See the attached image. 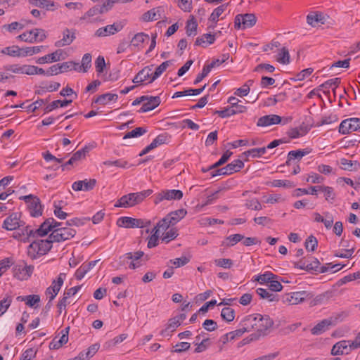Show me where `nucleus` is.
Masks as SVG:
<instances>
[{
    "mask_svg": "<svg viewBox=\"0 0 360 360\" xmlns=\"http://www.w3.org/2000/svg\"><path fill=\"white\" fill-rule=\"evenodd\" d=\"M221 316L224 321L230 323L235 318V311L231 307H224L221 310Z\"/></svg>",
    "mask_w": 360,
    "mask_h": 360,
    "instance_id": "nucleus-45",
    "label": "nucleus"
},
{
    "mask_svg": "<svg viewBox=\"0 0 360 360\" xmlns=\"http://www.w3.org/2000/svg\"><path fill=\"white\" fill-rule=\"evenodd\" d=\"M277 61L281 64H288L290 63V54L288 49L283 47L277 56Z\"/></svg>",
    "mask_w": 360,
    "mask_h": 360,
    "instance_id": "nucleus-49",
    "label": "nucleus"
},
{
    "mask_svg": "<svg viewBox=\"0 0 360 360\" xmlns=\"http://www.w3.org/2000/svg\"><path fill=\"white\" fill-rule=\"evenodd\" d=\"M360 129V118L353 117L343 120L339 127V132L348 134Z\"/></svg>",
    "mask_w": 360,
    "mask_h": 360,
    "instance_id": "nucleus-10",
    "label": "nucleus"
},
{
    "mask_svg": "<svg viewBox=\"0 0 360 360\" xmlns=\"http://www.w3.org/2000/svg\"><path fill=\"white\" fill-rule=\"evenodd\" d=\"M53 218H49L46 219L39 227V229L34 230V233H37V237H43L46 236L53 229Z\"/></svg>",
    "mask_w": 360,
    "mask_h": 360,
    "instance_id": "nucleus-24",
    "label": "nucleus"
},
{
    "mask_svg": "<svg viewBox=\"0 0 360 360\" xmlns=\"http://www.w3.org/2000/svg\"><path fill=\"white\" fill-rule=\"evenodd\" d=\"M243 167L244 163L242 160L239 159L234 160L226 167L210 172V175L212 176L230 175L240 171Z\"/></svg>",
    "mask_w": 360,
    "mask_h": 360,
    "instance_id": "nucleus-2",
    "label": "nucleus"
},
{
    "mask_svg": "<svg viewBox=\"0 0 360 360\" xmlns=\"http://www.w3.org/2000/svg\"><path fill=\"white\" fill-rule=\"evenodd\" d=\"M147 132V129L143 127H136L131 131L127 132L123 137L124 139L141 136Z\"/></svg>",
    "mask_w": 360,
    "mask_h": 360,
    "instance_id": "nucleus-51",
    "label": "nucleus"
},
{
    "mask_svg": "<svg viewBox=\"0 0 360 360\" xmlns=\"http://www.w3.org/2000/svg\"><path fill=\"white\" fill-rule=\"evenodd\" d=\"M356 348L358 347H355L354 340H341L333 346L330 354L333 356L347 354Z\"/></svg>",
    "mask_w": 360,
    "mask_h": 360,
    "instance_id": "nucleus-6",
    "label": "nucleus"
},
{
    "mask_svg": "<svg viewBox=\"0 0 360 360\" xmlns=\"http://www.w3.org/2000/svg\"><path fill=\"white\" fill-rule=\"evenodd\" d=\"M256 319V314L248 315L240 322V326L243 327V329H245L246 332H249L252 329H255Z\"/></svg>",
    "mask_w": 360,
    "mask_h": 360,
    "instance_id": "nucleus-26",
    "label": "nucleus"
},
{
    "mask_svg": "<svg viewBox=\"0 0 360 360\" xmlns=\"http://www.w3.org/2000/svg\"><path fill=\"white\" fill-rule=\"evenodd\" d=\"M177 236V229L175 228H172L163 234L162 240L165 242L166 243H168L172 240L175 239Z\"/></svg>",
    "mask_w": 360,
    "mask_h": 360,
    "instance_id": "nucleus-60",
    "label": "nucleus"
},
{
    "mask_svg": "<svg viewBox=\"0 0 360 360\" xmlns=\"http://www.w3.org/2000/svg\"><path fill=\"white\" fill-rule=\"evenodd\" d=\"M34 270V266L32 265H26V264L22 262V264H16L13 269V276L18 280L25 281L27 280L32 275Z\"/></svg>",
    "mask_w": 360,
    "mask_h": 360,
    "instance_id": "nucleus-9",
    "label": "nucleus"
},
{
    "mask_svg": "<svg viewBox=\"0 0 360 360\" xmlns=\"http://www.w3.org/2000/svg\"><path fill=\"white\" fill-rule=\"evenodd\" d=\"M91 55L90 53H85L82 60V65L77 66V71H82L83 72H87L88 69L91 67Z\"/></svg>",
    "mask_w": 360,
    "mask_h": 360,
    "instance_id": "nucleus-46",
    "label": "nucleus"
},
{
    "mask_svg": "<svg viewBox=\"0 0 360 360\" xmlns=\"http://www.w3.org/2000/svg\"><path fill=\"white\" fill-rule=\"evenodd\" d=\"M307 22L312 27H316L319 23L323 24L324 19L321 13L313 12L307 15Z\"/></svg>",
    "mask_w": 360,
    "mask_h": 360,
    "instance_id": "nucleus-36",
    "label": "nucleus"
},
{
    "mask_svg": "<svg viewBox=\"0 0 360 360\" xmlns=\"http://www.w3.org/2000/svg\"><path fill=\"white\" fill-rule=\"evenodd\" d=\"M65 276V274L60 273L56 280L52 281L51 286L46 288L45 294L50 301H53L60 291L64 282Z\"/></svg>",
    "mask_w": 360,
    "mask_h": 360,
    "instance_id": "nucleus-11",
    "label": "nucleus"
},
{
    "mask_svg": "<svg viewBox=\"0 0 360 360\" xmlns=\"http://www.w3.org/2000/svg\"><path fill=\"white\" fill-rule=\"evenodd\" d=\"M30 35H31L32 43L43 41L47 37L45 30L39 28L31 30L30 31Z\"/></svg>",
    "mask_w": 360,
    "mask_h": 360,
    "instance_id": "nucleus-34",
    "label": "nucleus"
},
{
    "mask_svg": "<svg viewBox=\"0 0 360 360\" xmlns=\"http://www.w3.org/2000/svg\"><path fill=\"white\" fill-rule=\"evenodd\" d=\"M239 108V110H235L233 108H231L230 107H227L222 110H215L214 114L218 115L221 118H225L236 114L241 113V109L243 110V108Z\"/></svg>",
    "mask_w": 360,
    "mask_h": 360,
    "instance_id": "nucleus-43",
    "label": "nucleus"
},
{
    "mask_svg": "<svg viewBox=\"0 0 360 360\" xmlns=\"http://www.w3.org/2000/svg\"><path fill=\"white\" fill-rule=\"evenodd\" d=\"M198 24L193 18L186 22V34L190 36H195L197 34Z\"/></svg>",
    "mask_w": 360,
    "mask_h": 360,
    "instance_id": "nucleus-48",
    "label": "nucleus"
},
{
    "mask_svg": "<svg viewBox=\"0 0 360 360\" xmlns=\"http://www.w3.org/2000/svg\"><path fill=\"white\" fill-rule=\"evenodd\" d=\"M152 235L148 238L147 246L148 248H153L158 245L159 235L158 229L155 230L152 229Z\"/></svg>",
    "mask_w": 360,
    "mask_h": 360,
    "instance_id": "nucleus-58",
    "label": "nucleus"
},
{
    "mask_svg": "<svg viewBox=\"0 0 360 360\" xmlns=\"http://www.w3.org/2000/svg\"><path fill=\"white\" fill-rule=\"evenodd\" d=\"M1 53L12 57H22V48L18 46H8L2 49Z\"/></svg>",
    "mask_w": 360,
    "mask_h": 360,
    "instance_id": "nucleus-39",
    "label": "nucleus"
},
{
    "mask_svg": "<svg viewBox=\"0 0 360 360\" xmlns=\"http://www.w3.org/2000/svg\"><path fill=\"white\" fill-rule=\"evenodd\" d=\"M72 102V100H66V99L63 100V101H61V100L54 101L44 108V113H48V112L52 111L53 110L57 108L58 106H60L61 108L65 107V106L68 105L69 104H70Z\"/></svg>",
    "mask_w": 360,
    "mask_h": 360,
    "instance_id": "nucleus-37",
    "label": "nucleus"
},
{
    "mask_svg": "<svg viewBox=\"0 0 360 360\" xmlns=\"http://www.w3.org/2000/svg\"><path fill=\"white\" fill-rule=\"evenodd\" d=\"M124 26L122 22H115L112 25H109L105 27L98 28L94 33L96 37H104L110 35H113L121 31Z\"/></svg>",
    "mask_w": 360,
    "mask_h": 360,
    "instance_id": "nucleus-8",
    "label": "nucleus"
},
{
    "mask_svg": "<svg viewBox=\"0 0 360 360\" xmlns=\"http://www.w3.org/2000/svg\"><path fill=\"white\" fill-rule=\"evenodd\" d=\"M96 184V180L95 179H84L82 181H75L72 188L75 191H91Z\"/></svg>",
    "mask_w": 360,
    "mask_h": 360,
    "instance_id": "nucleus-17",
    "label": "nucleus"
},
{
    "mask_svg": "<svg viewBox=\"0 0 360 360\" xmlns=\"http://www.w3.org/2000/svg\"><path fill=\"white\" fill-rule=\"evenodd\" d=\"M117 225L125 228H143L150 225L151 221L148 219H135L129 217H122L118 219Z\"/></svg>",
    "mask_w": 360,
    "mask_h": 360,
    "instance_id": "nucleus-3",
    "label": "nucleus"
},
{
    "mask_svg": "<svg viewBox=\"0 0 360 360\" xmlns=\"http://www.w3.org/2000/svg\"><path fill=\"white\" fill-rule=\"evenodd\" d=\"M76 38V30L65 28L63 31V38L55 42V46L63 47L70 45Z\"/></svg>",
    "mask_w": 360,
    "mask_h": 360,
    "instance_id": "nucleus-16",
    "label": "nucleus"
},
{
    "mask_svg": "<svg viewBox=\"0 0 360 360\" xmlns=\"http://www.w3.org/2000/svg\"><path fill=\"white\" fill-rule=\"evenodd\" d=\"M304 246L307 250L314 252L318 246V240L311 235L306 239Z\"/></svg>",
    "mask_w": 360,
    "mask_h": 360,
    "instance_id": "nucleus-55",
    "label": "nucleus"
},
{
    "mask_svg": "<svg viewBox=\"0 0 360 360\" xmlns=\"http://www.w3.org/2000/svg\"><path fill=\"white\" fill-rule=\"evenodd\" d=\"M59 65H60V72L62 73V72H67L69 70H78L77 66H79V63H75L72 61H68V62H64L61 64H59Z\"/></svg>",
    "mask_w": 360,
    "mask_h": 360,
    "instance_id": "nucleus-61",
    "label": "nucleus"
},
{
    "mask_svg": "<svg viewBox=\"0 0 360 360\" xmlns=\"http://www.w3.org/2000/svg\"><path fill=\"white\" fill-rule=\"evenodd\" d=\"M29 4L39 8H46L48 11H55V4L49 0H29Z\"/></svg>",
    "mask_w": 360,
    "mask_h": 360,
    "instance_id": "nucleus-30",
    "label": "nucleus"
},
{
    "mask_svg": "<svg viewBox=\"0 0 360 360\" xmlns=\"http://www.w3.org/2000/svg\"><path fill=\"white\" fill-rule=\"evenodd\" d=\"M282 117L277 115H269L259 117L257 125L258 127H267L281 123Z\"/></svg>",
    "mask_w": 360,
    "mask_h": 360,
    "instance_id": "nucleus-18",
    "label": "nucleus"
},
{
    "mask_svg": "<svg viewBox=\"0 0 360 360\" xmlns=\"http://www.w3.org/2000/svg\"><path fill=\"white\" fill-rule=\"evenodd\" d=\"M62 204L63 201L53 202L54 214L60 219H65L68 216V213L62 211Z\"/></svg>",
    "mask_w": 360,
    "mask_h": 360,
    "instance_id": "nucleus-52",
    "label": "nucleus"
},
{
    "mask_svg": "<svg viewBox=\"0 0 360 360\" xmlns=\"http://www.w3.org/2000/svg\"><path fill=\"white\" fill-rule=\"evenodd\" d=\"M76 234V231L70 227H61L53 230L49 235V238H52L56 243L65 241L73 238Z\"/></svg>",
    "mask_w": 360,
    "mask_h": 360,
    "instance_id": "nucleus-4",
    "label": "nucleus"
},
{
    "mask_svg": "<svg viewBox=\"0 0 360 360\" xmlns=\"http://www.w3.org/2000/svg\"><path fill=\"white\" fill-rule=\"evenodd\" d=\"M131 193H132L131 196L133 197L134 201L136 205L142 202L145 200V198H146L148 196L151 195L153 193V190L148 189V190H145V191H143L141 192Z\"/></svg>",
    "mask_w": 360,
    "mask_h": 360,
    "instance_id": "nucleus-42",
    "label": "nucleus"
},
{
    "mask_svg": "<svg viewBox=\"0 0 360 360\" xmlns=\"http://www.w3.org/2000/svg\"><path fill=\"white\" fill-rule=\"evenodd\" d=\"M226 8V5H221L216 8L209 18V20L216 23L218 21V18L224 12Z\"/></svg>",
    "mask_w": 360,
    "mask_h": 360,
    "instance_id": "nucleus-54",
    "label": "nucleus"
},
{
    "mask_svg": "<svg viewBox=\"0 0 360 360\" xmlns=\"http://www.w3.org/2000/svg\"><path fill=\"white\" fill-rule=\"evenodd\" d=\"M278 278V276L272 274L270 271H266L263 274L259 275L255 281H258L260 284H264L270 282L271 279Z\"/></svg>",
    "mask_w": 360,
    "mask_h": 360,
    "instance_id": "nucleus-53",
    "label": "nucleus"
},
{
    "mask_svg": "<svg viewBox=\"0 0 360 360\" xmlns=\"http://www.w3.org/2000/svg\"><path fill=\"white\" fill-rule=\"evenodd\" d=\"M19 198L28 204L29 212L32 217H37L42 214V205L38 197L30 194L20 196Z\"/></svg>",
    "mask_w": 360,
    "mask_h": 360,
    "instance_id": "nucleus-1",
    "label": "nucleus"
},
{
    "mask_svg": "<svg viewBox=\"0 0 360 360\" xmlns=\"http://www.w3.org/2000/svg\"><path fill=\"white\" fill-rule=\"evenodd\" d=\"M311 150L307 148L302 150H291L288 154L287 161L285 165L290 166L292 162L295 160L300 161L304 156L309 154Z\"/></svg>",
    "mask_w": 360,
    "mask_h": 360,
    "instance_id": "nucleus-21",
    "label": "nucleus"
},
{
    "mask_svg": "<svg viewBox=\"0 0 360 360\" xmlns=\"http://www.w3.org/2000/svg\"><path fill=\"white\" fill-rule=\"evenodd\" d=\"M171 225H172V223L169 222V219L165 216L153 229H158V233H160V231H166Z\"/></svg>",
    "mask_w": 360,
    "mask_h": 360,
    "instance_id": "nucleus-59",
    "label": "nucleus"
},
{
    "mask_svg": "<svg viewBox=\"0 0 360 360\" xmlns=\"http://www.w3.org/2000/svg\"><path fill=\"white\" fill-rule=\"evenodd\" d=\"M91 146H85L83 148H82L81 150H77V152H75L72 156L71 157V158L72 159V160L76 162L77 161H79L83 158H85L86 155L90 151V150L91 149Z\"/></svg>",
    "mask_w": 360,
    "mask_h": 360,
    "instance_id": "nucleus-47",
    "label": "nucleus"
},
{
    "mask_svg": "<svg viewBox=\"0 0 360 360\" xmlns=\"http://www.w3.org/2000/svg\"><path fill=\"white\" fill-rule=\"evenodd\" d=\"M27 255L32 259L37 258V257L39 256L36 240L33 241L31 244L29 245L27 248Z\"/></svg>",
    "mask_w": 360,
    "mask_h": 360,
    "instance_id": "nucleus-64",
    "label": "nucleus"
},
{
    "mask_svg": "<svg viewBox=\"0 0 360 360\" xmlns=\"http://www.w3.org/2000/svg\"><path fill=\"white\" fill-rule=\"evenodd\" d=\"M160 7L152 8L144 13L141 16V20L144 22L157 20L160 18Z\"/></svg>",
    "mask_w": 360,
    "mask_h": 360,
    "instance_id": "nucleus-31",
    "label": "nucleus"
},
{
    "mask_svg": "<svg viewBox=\"0 0 360 360\" xmlns=\"http://www.w3.org/2000/svg\"><path fill=\"white\" fill-rule=\"evenodd\" d=\"M274 187H283L287 188H291L295 187V184L290 180H274L271 183Z\"/></svg>",
    "mask_w": 360,
    "mask_h": 360,
    "instance_id": "nucleus-57",
    "label": "nucleus"
},
{
    "mask_svg": "<svg viewBox=\"0 0 360 360\" xmlns=\"http://www.w3.org/2000/svg\"><path fill=\"white\" fill-rule=\"evenodd\" d=\"M338 121V118L336 115L331 114L328 116L322 117L321 120L316 122V127H321L323 125H328L335 123Z\"/></svg>",
    "mask_w": 360,
    "mask_h": 360,
    "instance_id": "nucleus-50",
    "label": "nucleus"
},
{
    "mask_svg": "<svg viewBox=\"0 0 360 360\" xmlns=\"http://www.w3.org/2000/svg\"><path fill=\"white\" fill-rule=\"evenodd\" d=\"M245 207L253 210H261L262 209L261 203L256 198L247 200Z\"/></svg>",
    "mask_w": 360,
    "mask_h": 360,
    "instance_id": "nucleus-63",
    "label": "nucleus"
},
{
    "mask_svg": "<svg viewBox=\"0 0 360 360\" xmlns=\"http://www.w3.org/2000/svg\"><path fill=\"white\" fill-rule=\"evenodd\" d=\"M333 325V321L331 319H323L311 329V333L314 335H321L328 330Z\"/></svg>",
    "mask_w": 360,
    "mask_h": 360,
    "instance_id": "nucleus-20",
    "label": "nucleus"
},
{
    "mask_svg": "<svg viewBox=\"0 0 360 360\" xmlns=\"http://www.w3.org/2000/svg\"><path fill=\"white\" fill-rule=\"evenodd\" d=\"M187 214V211L185 209H179L173 212H171L167 215L169 222L174 225L183 219Z\"/></svg>",
    "mask_w": 360,
    "mask_h": 360,
    "instance_id": "nucleus-28",
    "label": "nucleus"
},
{
    "mask_svg": "<svg viewBox=\"0 0 360 360\" xmlns=\"http://www.w3.org/2000/svg\"><path fill=\"white\" fill-rule=\"evenodd\" d=\"M257 294L262 299H266L269 302L277 301V295L271 293L267 289L259 288L256 290Z\"/></svg>",
    "mask_w": 360,
    "mask_h": 360,
    "instance_id": "nucleus-44",
    "label": "nucleus"
},
{
    "mask_svg": "<svg viewBox=\"0 0 360 360\" xmlns=\"http://www.w3.org/2000/svg\"><path fill=\"white\" fill-rule=\"evenodd\" d=\"M132 193H129L122 196L115 203V207H131L136 205Z\"/></svg>",
    "mask_w": 360,
    "mask_h": 360,
    "instance_id": "nucleus-27",
    "label": "nucleus"
},
{
    "mask_svg": "<svg viewBox=\"0 0 360 360\" xmlns=\"http://www.w3.org/2000/svg\"><path fill=\"white\" fill-rule=\"evenodd\" d=\"M319 191H323L325 193L326 200L327 201L333 200L335 198V194L334 193V189L330 186H319Z\"/></svg>",
    "mask_w": 360,
    "mask_h": 360,
    "instance_id": "nucleus-56",
    "label": "nucleus"
},
{
    "mask_svg": "<svg viewBox=\"0 0 360 360\" xmlns=\"http://www.w3.org/2000/svg\"><path fill=\"white\" fill-rule=\"evenodd\" d=\"M118 96L115 94L106 93L98 96L94 99V103L105 105L107 101H117Z\"/></svg>",
    "mask_w": 360,
    "mask_h": 360,
    "instance_id": "nucleus-38",
    "label": "nucleus"
},
{
    "mask_svg": "<svg viewBox=\"0 0 360 360\" xmlns=\"http://www.w3.org/2000/svg\"><path fill=\"white\" fill-rule=\"evenodd\" d=\"M308 297L309 293L306 291L293 292L284 295L282 301L288 304H297L303 302Z\"/></svg>",
    "mask_w": 360,
    "mask_h": 360,
    "instance_id": "nucleus-14",
    "label": "nucleus"
},
{
    "mask_svg": "<svg viewBox=\"0 0 360 360\" xmlns=\"http://www.w3.org/2000/svg\"><path fill=\"white\" fill-rule=\"evenodd\" d=\"M161 103L160 98L159 96H148V98L144 101L142 107L139 110V112H146L150 110H153L157 108Z\"/></svg>",
    "mask_w": 360,
    "mask_h": 360,
    "instance_id": "nucleus-22",
    "label": "nucleus"
},
{
    "mask_svg": "<svg viewBox=\"0 0 360 360\" xmlns=\"http://www.w3.org/2000/svg\"><path fill=\"white\" fill-rule=\"evenodd\" d=\"M17 300L25 301L27 305L30 307H34L40 302V297L38 295H30L24 297L19 296Z\"/></svg>",
    "mask_w": 360,
    "mask_h": 360,
    "instance_id": "nucleus-41",
    "label": "nucleus"
},
{
    "mask_svg": "<svg viewBox=\"0 0 360 360\" xmlns=\"http://www.w3.org/2000/svg\"><path fill=\"white\" fill-rule=\"evenodd\" d=\"M43 48V46L22 48V57L32 56L34 54L38 53L41 51Z\"/></svg>",
    "mask_w": 360,
    "mask_h": 360,
    "instance_id": "nucleus-62",
    "label": "nucleus"
},
{
    "mask_svg": "<svg viewBox=\"0 0 360 360\" xmlns=\"http://www.w3.org/2000/svg\"><path fill=\"white\" fill-rule=\"evenodd\" d=\"M257 22V18L253 13L238 14L235 18V28L243 30L253 27Z\"/></svg>",
    "mask_w": 360,
    "mask_h": 360,
    "instance_id": "nucleus-5",
    "label": "nucleus"
},
{
    "mask_svg": "<svg viewBox=\"0 0 360 360\" xmlns=\"http://www.w3.org/2000/svg\"><path fill=\"white\" fill-rule=\"evenodd\" d=\"M255 330L266 335L274 325V321L268 315L256 314Z\"/></svg>",
    "mask_w": 360,
    "mask_h": 360,
    "instance_id": "nucleus-7",
    "label": "nucleus"
},
{
    "mask_svg": "<svg viewBox=\"0 0 360 360\" xmlns=\"http://www.w3.org/2000/svg\"><path fill=\"white\" fill-rule=\"evenodd\" d=\"M153 65L146 66L141 70H140L136 75L132 79V82L135 84H142L143 82L149 79L152 77V68Z\"/></svg>",
    "mask_w": 360,
    "mask_h": 360,
    "instance_id": "nucleus-19",
    "label": "nucleus"
},
{
    "mask_svg": "<svg viewBox=\"0 0 360 360\" xmlns=\"http://www.w3.org/2000/svg\"><path fill=\"white\" fill-rule=\"evenodd\" d=\"M63 53V51L61 49H58L55 52L46 55L43 57L39 58L37 60V63L39 64H44L48 63L57 62L60 60L61 59H64V57H62Z\"/></svg>",
    "mask_w": 360,
    "mask_h": 360,
    "instance_id": "nucleus-23",
    "label": "nucleus"
},
{
    "mask_svg": "<svg viewBox=\"0 0 360 360\" xmlns=\"http://www.w3.org/2000/svg\"><path fill=\"white\" fill-rule=\"evenodd\" d=\"M104 13L103 10L102 9L101 5H95L88 11H86L83 16L80 18V20L91 22L89 19L98 14Z\"/></svg>",
    "mask_w": 360,
    "mask_h": 360,
    "instance_id": "nucleus-33",
    "label": "nucleus"
},
{
    "mask_svg": "<svg viewBox=\"0 0 360 360\" xmlns=\"http://www.w3.org/2000/svg\"><path fill=\"white\" fill-rule=\"evenodd\" d=\"M182 197L183 192L180 190H164L156 195L154 202L158 204L164 200H181Z\"/></svg>",
    "mask_w": 360,
    "mask_h": 360,
    "instance_id": "nucleus-12",
    "label": "nucleus"
},
{
    "mask_svg": "<svg viewBox=\"0 0 360 360\" xmlns=\"http://www.w3.org/2000/svg\"><path fill=\"white\" fill-rule=\"evenodd\" d=\"M214 41L215 34H204L196 39L195 45L206 47L207 45L213 44Z\"/></svg>",
    "mask_w": 360,
    "mask_h": 360,
    "instance_id": "nucleus-29",
    "label": "nucleus"
},
{
    "mask_svg": "<svg viewBox=\"0 0 360 360\" xmlns=\"http://www.w3.org/2000/svg\"><path fill=\"white\" fill-rule=\"evenodd\" d=\"M340 164L342 169L349 171H356L360 167V164L356 161H352L346 158H342L340 160Z\"/></svg>",
    "mask_w": 360,
    "mask_h": 360,
    "instance_id": "nucleus-40",
    "label": "nucleus"
},
{
    "mask_svg": "<svg viewBox=\"0 0 360 360\" xmlns=\"http://www.w3.org/2000/svg\"><path fill=\"white\" fill-rule=\"evenodd\" d=\"M20 213H12L4 220L3 228L8 231H13L23 226L25 223L20 220Z\"/></svg>",
    "mask_w": 360,
    "mask_h": 360,
    "instance_id": "nucleus-15",
    "label": "nucleus"
},
{
    "mask_svg": "<svg viewBox=\"0 0 360 360\" xmlns=\"http://www.w3.org/2000/svg\"><path fill=\"white\" fill-rule=\"evenodd\" d=\"M172 64V60H166L158 66L153 73H152V77L148 83H152L156 79H158L166 70L167 68Z\"/></svg>",
    "mask_w": 360,
    "mask_h": 360,
    "instance_id": "nucleus-35",
    "label": "nucleus"
},
{
    "mask_svg": "<svg viewBox=\"0 0 360 360\" xmlns=\"http://www.w3.org/2000/svg\"><path fill=\"white\" fill-rule=\"evenodd\" d=\"M148 34H145L143 32H139L134 36V37L131 40V45L137 47L138 49H140L143 46V44L145 41H148Z\"/></svg>",
    "mask_w": 360,
    "mask_h": 360,
    "instance_id": "nucleus-32",
    "label": "nucleus"
},
{
    "mask_svg": "<svg viewBox=\"0 0 360 360\" xmlns=\"http://www.w3.org/2000/svg\"><path fill=\"white\" fill-rule=\"evenodd\" d=\"M54 242L55 240L49 238L46 240H37L38 255L42 256L48 253L52 248V243Z\"/></svg>",
    "mask_w": 360,
    "mask_h": 360,
    "instance_id": "nucleus-25",
    "label": "nucleus"
},
{
    "mask_svg": "<svg viewBox=\"0 0 360 360\" xmlns=\"http://www.w3.org/2000/svg\"><path fill=\"white\" fill-rule=\"evenodd\" d=\"M144 255L143 251H136L134 252H127L120 257V263L121 265L124 264L126 259L131 260L129 264V269H136L141 266L139 260Z\"/></svg>",
    "mask_w": 360,
    "mask_h": 360,
    "instance_id": "nucleus-13",
    "label": "nucleus"
}]
</instances>
